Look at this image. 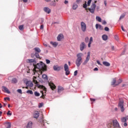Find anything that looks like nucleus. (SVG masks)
Segmentation results:
<instances>
[{
    "instance_id": "nucleus-45",
    "label": "nucleus",
    "mask_w": 128,
    "mask_h": 128,
    "mask_svg": "<svg viewBox=\"0 0 128 128\" xmlns=\"http://www.w3.org/2000/svg\"><path fill=\"white\" fill-rule=\"evenodd\" d=\"M46 63L48 64H50V60L48 59H46Z\"/></svg>"
},
{
    "instance_id": "nucleus-34",
    "label": "nucleus",
    "mask_w": 128,
    "mask_h": 128,
    "mask_svg": "<svg viewBox=\"0 0 128 128\" xmlns=\"http://www.w3.org/2000/svg\"><path fill=\"white\" fill-rule=\"evenodd\" d=\"M121 120H122V122H126V118L124 117V118H122Z\"/></svg>"
},
{
    "instance_id": "nucleus-42",
    "label": "nucleus",
    "mask_w": 128,
    "mask_h": 128,
    "mask_svg": "<svg viewBox=\"0 0 128 128\" xmlns=\"http://www.w3.org/2000/svg\"><path fill=\"white\" fill-rule=\"evenodd\" d=\"M17 92H18V94H22V91L21 90V89H18L17 90Z\"/></svg>"
},
{
    "instance_id": "nucleus-4",
    "label": "nucleus",
    "mask_w": 128,
    "mask_h": 128,
    "mask_svg": "<svg viewBox=\"0 0 128 128\" xmlns=\"http://www.w3.org/2000/svg\"><path fill=\"white\" fill-rule=\"evenodd\" d=\"M96 8V4H94V3H92L90 8H88V10L91 14H94Z\"/></svg>"
},
{
    "instance_id": "nucleus-64",
    "label": "nucleus",
    "mask_w": 128,
    "mask_h": 128,
    "mask_svg": "<svg viewBox=\"0 0 128 128\" xmlns=\"http://www.w3.org/2000/svg\"><path fill=\"white\" fill-rule=\"evenodd\" d=\"M28 0H22L23 2H28Z\"/></svg>"
},
{
    "instance_id": "nucleus-32",
    "label": "nucleus",
    "mask_w": 128,
    "mask_h": 128,
    "mask_svg": "<svg viewBox=\"0 0 128 128\" xmlns=\"http://www.w3.org/2000/svg\"><path fill=\"white\" fill-rule=\"evenodd\" d=\"M26 94H34V92L32 90H28L26 91Z\"/></svg>"
},
{
    "instance_id": "nucleus-55",
    "label": "nucleus",
    "mask_w": 128,
    "mask_h": 128,
    "mask_svg": "<svg viewBox=\"0 0 128 128\" xmlns=\"http://www.w3.org/2000/svg\"><path fill=\"white\" fill-rule=\"evenodd\" d=\"M80 2H82V0H76V1L77 4H80Z\"/></svg>"
},
{
    "instance_id": "nucleus-20",
    "label": "nucleus",
    "mask_w": 128,
    "mask_h": 128,
    "mask_svg": "<svg viewBox=\"0 0 128 128\" xmlns=\"http://www.w3.org/2000/svg\"><path fill=\"white\" fill-rule=\"evenodd\" d=\"M27 128H32V122H28L27 126H26Z\"/></svg>"
},
{
    "instance_id": "nucleus-24",
    "label": "nucleus",
    "mask_w": 128,
    "mask_h": 128,
    "mask_svg": "<svg viewBox=\"0 0 128 128\" xmlns=\"http://www.w3.org/2000/svg\"><path fill=\"white\" fill-rule=\"evenodd\" d=\"M64 90V88L61 86H58V92H62Z\"/></svg>"
},
{
    "instance_id": "nucleus-12",
    "label": "nucleus",
    "mask_w": 128,
    "mask_h": 128,
    "mask_svg": "<svg viewBox=\"0 0 128 128\" xmlns=\"http://www.w3.org/2000/svg\"><path fill=\"white\" fill-rule=\"evenodd\" d=\"M49 86L52 90H54L56 88V86L54 83H49Z\"/></svg>"
},
{
    "instance_id": "nucleus-19",
    "label": "nucleus",
    "mask_w": 128,
    "mask_h": 128,
    "mask_svg": "<svg viewBox=\"0 0 128 128\" xmlns=\"http://www.w3.org/2000/svg\"><path fill=\"white\" fill-rule=\"evenodd\" d=\"M92 42H94L92 37H90V38L88 44V48H90V46H91L92 44Z\"/></svg>"
},
{
    "instance_id": "nucleus-15",
    "label": "nucleus",
    "mask_w": 128,
    "mask_h": 128,
    "mask_svg": "<svg viewBox=\"0 0 128 128\" xmlns=\"http://www.w3.org/2000/svg\"><path fill=\"white\" fill-rule=\"evenodd\" d=\"M27 62L30 64H33L34 66V64H36V60L34 59H28L27 60Z\"/></svg>"
},
{
    "instance_id": "nucleus-28",
    "label": "nucleus",
    "mask_w": 128,
    "mask_h": 128,
    "mask_svg": "<svg viewBox=\"0 0 128 128\" xmlns=\"http://www.w3.org/2000/svg\"><path fill=\"white\" fill-rule=\"evenodd\" d=\"M96 20H97V22H102V18H100V17L98 16H96Z\"/></svg>"
},
{
    "instance_id": "nucleus-22",
    "label": "nucleus",
    "mask_w": 128,
    "mask_h": 128,
    "mask_svg": "<svg viewBox=\"0 0 128 128\" xmlns=\"http://www.w3.org/2000/svg\"><path fill=\"white\" fill-rule=\"evenodd\" d=\"M50 44H52V46H54V48H56V46H58V42H50Z\"/></svg>"
},
{
    "instance_id": "nucleus-23",
    "label": "nucleus",
    "mask_w": 128,
    "mask_h": 128,
    "mask_svg": "<svg viewBox=\"0 0 128 128\" xmlns=\"http://www.w3.org/2000/svg\"><path fill=\"white\" fill-rule=\"evenodd\" d=\"M6 124V128H10L12 126V124L10 122H6L5 123Z\"/></svg>"
},
{
    "instance_id": "nucleus-63",
    "label": "nucleus",
    "mask_w": 128,
    "mask_h": 128,
    "mask_svg": "<svg viewBox=\"0 0 128 128\" xmlns=\"http://www.w3.org/2000/svg\"><path fill=\"white\" fill-rule=\"evenodd\" d=\"M52 6H56V0H54V2L52 4Z\"/></svg>"
},
{
    "instance_id": "nucleus-5",
    "label": "nucleus",
    "mask_w": 128,
    "mask_h": 128,
    "mask_svg": "<svg viewBox=\"0 0 128 128\" xmlns=\"http://www.w3.org/2000/svg\"><path fill=\"white\" fill-rule=\"evenodd\" d=\"M90 52H88V55L86 58L85 60L84 61V62L82 63L83 66H86L88 62H90Z\"/></svg>"
},
{
    "instance_id": "nucleus-18",
    "label": "nucleus",
    "mask_w": 128,
    "mask_h": 128,
    "mask_svg": "<svg viewBox=\"0 0 128 128\" xmlns=\"http://www.w3.org/2000/svg\"><path fill=\"white\" fill-rule=\"evenodd\" d=\"M44 12H46L47 14H50L51 12L50 9L48 7L44 8Z\"/></svg>"
},
{
    "instance_id": "nucleus-39",
    "label": "nucleus",
    "mask_w": 128,
    "mask_h": 128,
    "mask_svg": "<svg viewBox=\"0 0 128 128\" xmlns=\"http://www.w3.org/2000/svg\"><path fill=\"white\" fill-rule=\"evenodd\" d=\"M90 4H92V0H88L87 2L88 6H90Z\"/></svg>"
},
{
    "instance_id": "nucleus-62",
    "label": "nucleus",
    "mask_w": 128,
    "mask_h": 128,
    "mask_svg": "<svg viewBox=\"0 0 128 128\" xmlns=\"http://www.w3.org/2000/svg\"><path fill=\"white\" fill-rule=\"evenodd\" d=\"M112 50H114V46H112Z\"/></svg>"
},
{
    "instance_id": "nucleus-56",
    "label": "nucleus",
    "mask_w": 128,
    "mask_h": 128,
    "mask_svg": "<svg viewBox=\"0 0 128 128\" xmlns=\"http://www.w3.org/2000/svg\"><path fill=\"white\" fill-rule=\"evenodd\" d=\"M64 4H68V1L66 0L64 2Z\"/></svg>"
},
{
    "instance_id": "nucleus-2",
    "label": "nucleus",
    "mask_w": 128,
    "mask_h": 128,
    "mask_svg": "<svg viewBox=\"0 0 128 128\" xmlns=\"http://www.w3.org/2000/svg\"><path fill=\"white\" fill-rule=\"evenodd\" d=\"M113 124L112 121H110L108 124H107V126L108 128H120V124L116 120H112Z\"/></svg>"
},
{
    "instance_id": "nucleus-17",
    "label": "nucleus",
    "mask_w": 128,
    "mask_h": 128,
    "mask_svg": "<svg viewBox=\"0 0 128 128\" xmlns=\"http://www.w3.org/2000/svg\"><path fill=\"white\" fill-rule=\"evenodd\" d=\"M62 38H64V35L62 34H59L57 37L58 40V42H60V40H62Z\"/></svg>"
},
{
    "instance_id": "nucleus-51",
    "label": "nucleus",
    "mask_w": 128,
    "mask_h": 128,
    "mask_svg": "<svg viewBox=\"0 0 128 128\" xmlns=\"http://www.w3.org/2000/svg\"><path fill=\"white\" fill-rule=\"evenodd\" d=\"M102 24H106V20H103Z\"/></svg>"
},
{
    "instance_id": "nucleus-40",
    "label": "nucleus",
    "mask_w": 128,
    "mask_h": 128,
    "mask_svg": "<svg viewBox=\"0 0 128 128\" xmlns=\"http://www.w3.org/2000/svg\"><path fill=\"white\" fill-rule=\"evenodd\" d=\"M40 122H44V117L42 116L40 120H39Z\"/></svg>"
},
{
    "instance_id": "nucleus-43",
    "label": "nucleus",
    "mask_w": 128,
    "mask_h": 128,
    "mask_svg": "<svg viewBox=\"0 0 128 128\" xmlns=\"http://www.w3.org/2000/svg\"><path fill=\"white\" fill-rule=\"evenodd\" d=\"M104 30L106 32H110V28H108V27H105Z\"/></svg>"
},
{
    "instance_id": "nucleus-60",
    "label": "nucleus",
    "mask_w": 128,
    "mask_h": 128,
    "mask_svg": "<svg viewBox=\"0 0 128 128\" xmlns=\"http://www.w3.org/2000/svg\"><path fill=\"white\" fill-rule=\"evenodd\" d=\"M104 4L105 6H106V0L104 1Z\"/></svg>"
},
{
    "instance_id": "nucleus-21",
    "label": "nucleus",
    "mask_w": 128,
    "mask_h": 128,
    "mask_svg": "<svg viewBox=\"0 0 128 128\" xmlns=\"http://www.w3.org/2000/svg\"><path fill=\"white\" fill-rule=\"evenodd\" d=\"M102 64L105 66H110V64L108 62L104 61L102 62Z\"/></svg>"
},
{
    "instance_id": "nucleus-9",
    "label": "nucleus",
    "mask_w": 128,
    "mask_h": 128,
    "mask_svg": "<svg viewBox=\"0 0 128 128\" xmlns=\"http://www.w3.org/2000/svg\"><path fill=\"white\" fill-rule=\"evenodd\" d=\"M80 50L81 52H82V50H84V49L86 48V43H84V42H82L81 44H80Z\"/></svg>"
},
{
    "instance_id": "nucleus-30",
    "label": "nucleus",
    "mask_w": 128,
    "mask_h": 128,
    "mask_svg": "<svg viewBox=\"0 0 128 128\" xmlns=\"http://www.w3.org/2000/svg\"><path fill=\"white\" fill-rule=\"evenodd\" d=\"M64 70H68V64H65L64 65Z\"/></svg>"
},
{
    "instance_id": "nucleus-48",
    "label": "nucleus",
    "mask_w": 128,
    "mask_h": 128,
    "mask_svg": "<svg viewBox=\"0 0 128 128\" xmlns=\"http://www.w3.org/2000/svg\"><path fill=\"white\" fill-rule=\"evenodd\" d=\"M85 42H88V37H86L85 38Z\"/></svg>"
},
{
    "instance_id": "nucleus-38",
    "label": "nucleus",
    "mask_w": 128,
    "mask_h": 128,
    "mask_svg": "<svg viewBox=\"0 0 128 128\" xmlns=\"http://www.w3.org/2000/svg\"><path fill=\"white\" fill-rule=\"evenodd\" d=\"M34 56H36L37 58H40V54H39V53L36 52Z\"/></svg>"
},
{
    "instance_id": "nucleus-41",
    "label": "nucleus",
    "mask_w": 128,
    "mask_h": 128,
    "mask_svg": "<svg viewBox=\"0 0 128 128\" xmlns=\"http://www.w3.org/2000/svg\"><path fill=\"white\" fill-rule=\"evenodd\" d=\"M65 72H66V76H68V74H70V70H65Z\"/></svg>"
},
{
    "instance_id": "nucleus-27",
    "label": "nucleus",
    "mask_w": 128,
    "mask_h": 128,
    "mask_svg": "<svg viewBox=\"0 0 128 128\" xmlns=\"http://www.w3.org/2000/svg\"><path fill=\"white\" fill-rule=\"evenodd\" d=\"M12 84H16V82H18V80H16V78H13L12 80Z\"/></svg>"
},
{
    "instance_id": "nucleus-54",
    "label": "nucleus",
    "mask_w": 128,
    "mask_h": 128,
    "mask_svg": "<svg viewBox=\"0 0 128 128\" xmlns=\"http://www.w3.org/2000/svg\"><path fill=\"white\" fill-rule=\"evenodd\" d=\"M124 126H128V124L126 122H124Z\"/></svg>"
},
{
    "instance_id": "nucleus-29",
    "label": "nucleus",
    "mask_w": 128,
    "mask_h": 128,
    "mask_svg": "<svg viewBox=\"0 0 128 128\" xmlns=\"http://www.w3.org/2000/svg\"><path fill=\"white\" fill-rule=\"evenodd\" d=\"M35 52H36L37 53H39L40 52V49L38 48H34Z\"/></svg>"
},
{
    "instance_id": "nucleus-26",
    "label": "nucleus",
    "mask_w": 128,
    "mask_h": 128,
    "mask_svg": "<svg viewBox=\"0 0 128 128\" xmlns=\"http://www.w3.org/2000/svg\"><path fill=\"white\" fill-rule=\"evenodd\" d=\"M36 80V77L34 76L33 82H34V84H36L38 86V80Z\"/></svg>"
},
{
    "instance_id": "nucleus-13",
    "label": "nucleus",
    "mask_w": 128,
    "mask_h": 128,
    "mask_svg": "<svg viewBox=\"0 0 128 128\" xmlns=\"http://www.w3.org/2000/svg\"><path fill=\"white\" fill-rule=\"evenodd\" d=\"M26 86H29L30 88H32V86H34V84H32V81H28L26 82Z\"/></svg>"
},
{
    "instance_id": "nucleus-33",
    "label": "nucleus",
    "mask_w": 128,
    "mask_h": 128,
    "mask_svg": "<svg viewBox=\"0 0 128 128\" xmlns=\"http://www.w3.org/2000/svg\"><path fill=\"white\" fill-rule=\"evenodd\" d=\"M34 96H40V93H38V92H34Z\"/></svg>"
},
{
    "instance_id": "nucleus-58",
    "label": "nucleus",
    "mask_w": 128,
    "mask_h": 128,
    "mask_svg": "<svg viewBox=\"0 0 128 128\" xmlns=\"http://www.w3.org/2000/svg\"><path fill=\"white\" fill-rule=\"evenodd\" d=\"M94 70L95 72L96 71V70H98V68H95L94 69Z\"/></svg>"
},
{
    "instance_id": "nucleus-53",
    "label": "nucleus",
    "mask_w": 128,
    "mask_h": 128,
    "mask_svg": "<svg viewBox=\"0 0 128 128\" xmlns=\"http://www.w3.org/2000/svg\"><path fill=\"white\" fill-rule=\"evenodd\" d=\"M42 86L44 92H46V87L44 86Z\"/></svg>"
},
{
    "instance_id": "nucleus-52",
    "label": "nucleus",
    "mask_w": 128,
    "mask_h": 128,
    "mask_svg": "<svg viewBox=\"0 0 128 128\" xmlns=\"http://www.w3.org/2000/svg\"><path fill=\"white\" fill-rule=\"evenodd\" d=\"M4 100H10V98H8V97L5 98H4Z\"/></svg>"
},
{
    "instance_id": "nucleus-25",
    "label": "nucleus",
    "mask_w": 128,
    "mask_h": 128,
    "mask_svg": "<svg viewBox=\"0 0 128 128\" xmlns=\"http://www.w3.org/2000/svg\"><path fill=\"white\" fill-rule=\"evenodd\" d=\"M108 36L106 34H104L102 36V38L103 40H108Z\"/></svg>"
},
{
    "instance_id": "nucleus-47",
    "label": "nucleus",
    "mask_w": 128,
    "mask_h": 128,
    "mask_svg": "<svg viewBox=\"0 0 128 128\" xmlns=\"http://www.w3.org/2000/svg\"><path fill=\"white\" fill-rule=\"evenodd\" d=\"M114 38L116 40H118V35H116L114 36Z\"/></svg>"
},
{
    "instance_id": "nucleus-46",
    "label": "nucleus",
    "mask_w": 128,
    "mask_h": 128,
    "mask_svg": "<svg viewBox=\"0 0 128 128\" xmlns=\"http://www.w3.org/2000/svg\"><path fill=\"white\" fill-rule=\"evenodd\" d=\"M7 116H12V114L10 113V110H8L6 114Z\"/></svg>"
},
{
    "instance_id": "nucleus-16",
    "label": "nucleus",
    "mask_w": 128,
    "mask_h": 128,
    "mask_svg": "<svg viewBox=\"0 0 128 128\" xmlns=\"http://www.w3.org/2000/svg\"><path fill=\"white\" fill-rule=\"evenodd\" d=\"M96 30L98 28L99 30H104V27L100 24H96Z\"/></svg>"
},
{
    "instance_id": "nucleus-6",
    "label": "nucleus",
    "mask_w": 128,
    "mask_h": 128,
    "mask_svg": "<svg viewBox=\"0 0 128 128\" xmlns=\"http://www.w3.org/2000/svg\"><path fill=\"white\" fill-rule=\"evenodd\" d=\"M122 82V79H119L118 82H116V78H114L112 82V86H118Z\"/></svg>"
},
{
    "instance_id": "nucleus-44",
    "label": "nucleus",
    "mask_w": 128,
    "mask_h": 128,
    "mask_svg": "<svg viewBox=\"0 0 128 128\" xmlns=\"http://www.w3.org/2000/svg\"><path fill=\"white\" fill-rule=\"evenodd\" d=\"M124 18V14L121 15L119 18V20H122V18Z\"/></svg>"
},
{
    "instance_id": "nucleus-36",
    "label": "nucleus",
    "mask_w": 128,
    "mask_h": 128,
    "mask_svg": "<svg viewBox=\"0 0 128 128\" xmlns=\"http://www.w3.org/2000/svg\"><path fill=\"white\" fill-rule=\"evenodd\" d=\"M42 78H44V80H48V76L46 75V74H43L42 76Z\"/></svg>"
},
{
    "instance_id": "nucleus-3",
    "label": "nucleus",
    "mask_w": 128,
    "mask_h": 128,
    "mask_svg": "<svg viewBox=\"0 0 128 128\" xmlns=\"http://www.w3.org/2000/svg\"><path fill=\"white\" fill-rule=\"evenodd\" d=\"M82 56H84V54H82V53H79L76 55L77 58L76 61V64L78 68L80 67V64H82Z\"/></svg>"
},
{
    "instance_id": "nucleus-35",
    "label": "nucleus",
    "mask_w": 128,
    "mask_h": 128,
    "mask_svg": "<svg viewBox=\"0 0 128 128\" xmlns=\"http://www.w3.org/2000/svg\"><path fill=\"white\" fill-rule=\"evenodd\" d=\"M18 28L19 30H24V25H20L18 26Z\"/></svg>"
},
{
    "instance_id": "nucleus-1",
    "label": "nucleus",
    "mask_w": 128,
    "mask_h": 128,
    "mask_svg": "<svg viewBox=\"0 0 128 128\" xmlns=\"http://www.w3.org/2000/svg\"><path fill=\"white\" fill-rule=\"evenodd\" d=\"M48 68V66L44 63L40 62V63H38L36 65L34 66L33 69L34 74H36V72H38L39 70H42V72H46Z\"/></svg>"
},
{
    "instance_id": "nucleus-49",
    "label": "nucleus",
    "mask_w": 128,
    "mask_h": 128,
    "mask_svg": "<svg viewBox=\"0 0 128 128\" xmlns=\"http://www.w3.org/2000/svg\"><path fill=\"white\" fill-rule=\"evenodd\" d=\"M44 106V104L42 103H40L38 105V108H40Z\"/></svg>"
},
{
    "instance_id": "nucleus-50",
    "label": "nucleus",
    "mask_w": 128,
    "mask_h": 128,
    "mask_svg": "<svg viewBox=\"0 0 128 128\" xmlns=\"http://www.w3.org/2000/svg\"><path fill=\"white\" fill-rule=\"evenodd\" d=\"M76 74H78V70H76L74 72V76H76Z\"/></svg>"
},
{
    "instance_id": "nucleus-31",
    "label": "nucleus",
    "mask_w": 128,
    "mask_h": 128,
    "mask_svg": "<svg viewBox=\"0 0 128 128\" xmlns=\"http://www.w3.org/2000/svg\"><path fill=\"white\" fill-rule=\"evenodd\" d=\"M78 4H74L72 6V9L73 10H76L78 8Z\"/></svg>"
},
{
    "instance_id": "nucleus-14",
    "label": "nucleus",
    "mask_w": 128,
    "mask_h": 128,
    "mask_svg": "<svg viewBox=\"0 0 128 128\" xmlns=\"http://www.w3.org/2000/svg\"><path fill=\"white\" fill-rule=\"evenodd\" d=\"M40 116V112L38 111H36L33 114V117L34 118H38Z\"/></svg>"
},
{
    "instance_id": "nucleus-61",
    "label": "nucleus",
    "mask_w": 128,
    "mask_h": 128,
    "mask_svg": "<svg viewBox=\"0 0 128 128\" xmlns=\"http://www.w3.org/2000/svg\"><path fill=\"white\" fill-rule=\"evenodd\" d=\"M121 28L123 32H124V26H121Z\"/></svg>"
},
{
    "instance_id": "nucleus-59",
    "label": "nucleus",
    "mask_w": 128,
    "mask_h": 128,
    "mask_svg": "<svg viewBox=\"0 0 128 128\" xmlns=\"http://www.w3.org/2000/svg\"><path fill=\"white\" fill-rule=\"evenodd\" d=\"M96 62H97L98 64H100V66L102 64H100V62L98 60H97Z\"/></svg>"
},
{
    "instance_id": "nucleus-7",
    "label": "nucleus",
    "mask_w": 128,
    "mask_h": 128,
    "mask_svg": "<svg viewBox=\"0 0 128 128\" xmlns=\"http://www.w3.org/2000/svg\"><path fill=\"white\" fill-rule=\"evenodd\" d=\"M81 30L83 32L86 31V24L84 22H80Z\"/></svg>"
},
{
    "instance_id": "nucleus-8",
    "label": "nucleus",
    "mask_w": 128,
    "mask_h": 128,
    "mask_svg": "<svg viewBox=\"0 0 128 128\" xmlns=\"http://www.w3.org/2000/svg\"><path fill=\"white\" fill-rule=\"evenodd\" d=\"M118 107L120 108L122 112H124V101L121 100L119 102Z\"/></svg>"
},
{
    "instance_id": "nucleus-57",
    "label": "nucleus",
    "mask_w": 128,
    "mask_h": 128,
    "mask_svg": "<svg viewBox=\"0 0 128 128\" xmlns=\"http://www.w3.org/2000/svg\"><path fill=\"white\" fill-rule=\"evenodd\" d=\"M40 28V30H43L44 29V25H41Z\"/></svg>"
},
{
    "instance_id": "nucleus-11",
    "label": "nucleus",
    "mask_w": 128,
    "mask_h": 128,
    "mask_svg": "<svg viewBox=\"0 0 128 128\" xmlns=\"http://www.w3.org/2000/svg\"><path fill=\"white\" fill-rule=\"evenodd\" d=\"M53 68L54 70H56V72H60V70H62V68L60 66H58V65H54L53 66Z\"/></svg>"
},
{
    "instance_id": "nucleus-37",
    "label": "nucleus",
    "mask_w": 128,
    "mask_h": 128,
    "mask_svg": "<svg viewBox=\"0 0 128 128\" xmlns=\"http://www.w3.org/2000/svg\"><path fill=\"white\" fill-rule=\"evenodd\" d=\"M84 8H88V5L86 4V1L85 2V3L83 4Z\"/></svg>"
},
{
    "instance_id": "nucleus-10",
    "label": "nucleus",
    "mask_w": 128,
    "mask_h": 128,
    "mask_svg": "<svg viewBox=\"0 0 128 128\" xmlns=\"http://www.w3.org/2000/svg\"><path fill=\"white\" fill-rule=\"evenodd\" d=\"M2 88L4 92H6V94H10V90H8V88L4 86H2Z\"/></svg>"
}]
</instances>
